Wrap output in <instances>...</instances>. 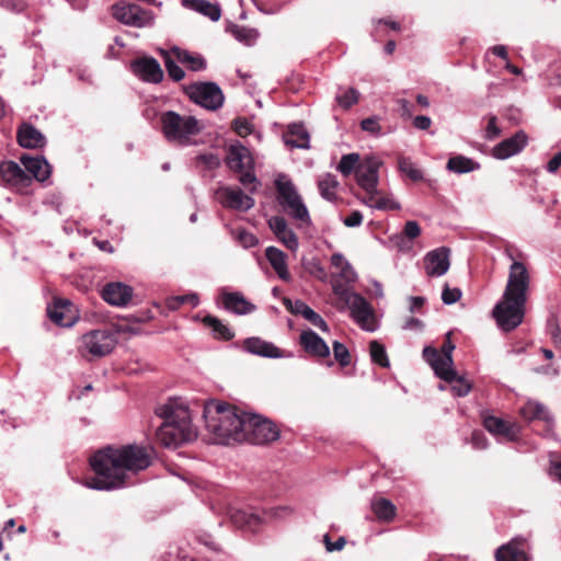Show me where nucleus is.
<instances>
[{"label":"nucleus","instance_id":"37998d69","mask_svg":"<svg viewBox=\"0 0 561 561\" xmlns=\"http://www.w3.org/2000/svg\"><path fill=\"white\" fill-rule=\"evenodd\" d=\"M190 304L193 308L199 305V297L197 294L192 293L182 296H173L167 300V306L170 310H178L182 305Z\"/></svg>","mask_w":561,"mask_h":561},{"label":"nucleus","instance_id":"c756f323","mask_svg":"<svg viewBox=\"0 0 561 561\" xmlns=\"http://www.w3.org/2000/svg\"><path fill=\"white\" fill-rule=\"evenodd\" d=\"M265 256L278 277L284 282H289L290 274L286 262V253L276 247H267L265 250Z\"/></svg>","mask_w":561,"mask_h":561},{"label":"nucleus","instance_id":"7ed1b4c3","mask_svg":"<svg viewBox=\"0 0 561 561\" xmlns=\"http://www.w3.org/2000/svg\"><path fill=\"white\" fill-rule=\"evenodd\" d=\"M245 414L236 407L224 402H210L205 407V425L213 435L214 444L230 445L242 443L245 437Z\"/></svg>","mask_w":561,"mask_h":561},{"label":"nucleus","instance_id":"f8f14e48","mask_svg":"<svg viewBox=\"0 0 561 561\" xmlns=\"http://www.w3.org/2000/svg\"><path fill=\"white\" fill-rule=\"evenodd\" d=\"M424 270L430 277L445 275L450 266V249L440 247L427 252L424 256Z\"/></svg>","mask_w":561,"mask_h":561},{"label":"nucleus","instance_id":"2f4dec72","mask_svg":"<svg viewBox=\"0 0 561 561\" xmlns=\"http://www.w3.org/2000/svg\"><path fill=\"white\" fill-rule=\"evenodd\" d=\"M182 4L209 18L214 22L218 21L221 16V9L218 3H211L207 0H182Z\"/></svg>","mask_w":561,"mask_h":561},{"label":"nucleus","instance_id":"338daca9","mask_svg":"<svg viewBox=\"0 0 561 561\" xmlns=\"http://www.w3.org/2000/svg\"><path fill=\"white\" fill-rule=\"evenodd\" d=\"M187 65L192 71H203L207 67L206 59L199 54L193 55Z\"/></svg>","mask_w":561,"mask_h":561},{"label":"nucleus","instance_id":"a211bd4d","mask_svg":"<svg viewBox=\"0 0 561 561\" xmlns=\"http://www.w3.org/2000/svg\"><path fill=\"white\" fill-rule=\"evenodd\" d=\"M226 163L234 172H242L245 169H254V159L250 150L240 142L229 146Z\"/></svg>","mask_w":561,"mask_h":561},{"label":"nucleus","instance_id":"bf43d9fd","mask_svg":"<svg viewBox=\"0 0 561 561\" xmlns=\"http://www.w3.org/2000/svg\"><path fill=\"white\" fill-rule=\"evenodd\" d=\"M334 278H339L346 284H353L357 279V274L351 263L346 264L344 267L340 268V273L337 276H333Z\"/></svg>","mask_w":561,"mask_h":561},{"label":"nucleus","instance_id":"bb28decb","mask_svg":"<svg viewBox=\"0 0 561 561\" xmlns=\"http://www.w3.org/2000/svg\"><path fill=\"white\" fill-rule=\"evenodd\" d=\"M222 305L226 310L236 314H248L255 310V306L249 302L244 296L238 291L224 293Z\"/></svg>","mask_w":561,"mask_h":561},{"label":"nucleus","instance_id":"4468645a","mask_svg":"<svg viewBox=\"0 0 561 561\" xmlns=\"http://www.w3.org/2000/svg\"><path fill=\"white\" fill-rule=\"evenodd\" d=\"M218 196L221 205L229 209L248 211L254 206V199L237 186L220 187L218 191Z\"/></svg>","mask_w":561,"mask_h":561},{"label":"nucleus","instance_id":"a19ab883","mask_svg":"<svg viewBox=\"0 0 561 561\" xmlns=\"http://www.w3.org/2000/svg\"><path fill=\"white\" fill-rule=\"evenodd\" d=\"M359 154L355 152L343 154L336 169L344 176H347L353 172L356 174V169L359 165Z\"/></svg>","mask_w":561,"mask_h":561},{"label":"nucleus","instance_id":"c9c22d12","mask_svg":"<svg viewBox=\"0 0 561 561\" xmlns=\"http://www.w3.org/2000/svg\"><path fill=\"white\" fill-rule=\"evenodd\" d=\"M479 169V162L461 154L450 157L447 161V170L457 174H463Z\"/></svg>","mask_w":561,"mask_h":561},{"label":"nucleus","instance_id":"13d9d810","mask_svg":"<svg viewBox=\"0 0 561 561\" xmlns=\"http://www.w3.org/2000/svg\"><path fill=\"white\" fill-rule=\"evenodd\" d=\"M268 227L276 237H278L280 233L286 232V230L288 229L287 221L282 216H273L272 218H270Z\"/></svg>","mask_w":561,"mask_h":561},{"label":"nucleus","instance_id":"e433bc0d","mask_svg":"<svg viewBox=\"0 0 561 561\" xmlns=\"http://www.w3.org/2000/svg\"><path fill=\"white\" fill-rule=\"evenodd\" d=\"M340 183L335 175L325 173L318 180V188L322 198L333 202L336 199V188Z\"/></svg>","mask_w":561,"mask_h":561},{"label":"nucleus","instance_id":"b1692460","mask_svg":"<svg viewBox=\"0 0 561 561\" xmlns=\"http://www.w3.org/2000/svg\"><path fill=\"white\" fill-rule=\"evenodd\" d=\"M356 182L357 184L367 192V194L378 193V164L369 162L360 164L356 169Z\"/></svg>","mask_w":561,"mask_h":561},{"label":"nucleus","instance_id":"dca6fc26","mask_svg":"<svg viewBox=\"0 0 561 561\" xmlns=\"http://www.w3.org/2000/svg\"><path fill=\"white\" fill-rule=\"evenodd\" d=\"M354 321L364 330L374 331L375 328L369 324V320L374 318V310L370 304L360 295L354 294L345 304Z\"/></svg>","mask_w":561,"mask_h":561},{"label":"nucleus","instance_id":"f257e3e1","mask_svg":"<svg viewBox=\"0 0 561 561\" xmlns=\"http://www.w3.org/2000/svg\"><path fill=\"white\" fill-rule=\"evenodd\" d=\"M151 465L148 448L138 445H126L121 448L107 446L90 458V466L95 477L85 485L93 490H114L125 484L126 471L138 472Z\"/></svg>","mask_w":561,"mask_h":561},{"label":"nucleus","instance_id":"5701e85b","mask_svg":"<svg viewBox=\"0 0 561 561\" xmlns=\"http://www.w3.org/2000/svg\"><path fill=\"white\" fill-rule=\"evenodd\" d=\"M18 142L27 149L43 148L46 145L45 136L32 124L22 123L18 128Z\"/></svg>","mask_w":561,"mask_h":561},{"label":"nucleus","instance_id":"5fc2aeb1","mask_svg":"<svg viewBox=\"0 0 561 561\" xmlns=\"http://www.w3.org/2000/svg\"><path fill=\"white\" fill-rule=\"evenodd\" d=\"M278 241H280L288 250L296 251L298 249L299 242L297 234L291 230L287 229L286 232L280 233L276 237Z\"/></svg>","mask_w":561,"mask_h":561},{"label":"nucleus","instance_id":"58836bf2","mask_svg":"<svg viewBox=\"0 0 561 561\" xmlns=\"http://www.w3.org/2000/svg\"><path fill=\"white\" fill-rule=\"evenodd\" d=\"M180 411H188L186 408L175 407L173 402L159 405L156 414L163 420V423H172L180 420Z\"/></svg>","mask_w":561,"mask_h":561},{"label":"nucleus","instance_id":"1a4fd4ad","mask_svg":"<svg viewBox=\"0 0 561 561\" xmlns=\"http://www.w3.org/2000/svg\"><path fill=\"white\" fill-rule=\"evenodd\" d=\"M113 16L121 23L141 28L153 25L154 14L137 3L121 1L112 5Z\"/></svg>","mask_w":561,"mask_h":561},{"label":"nucleus","instance_id":"f03ea898","mask_svg":"<svg viewBox=\"0 0 561 561\" xmlns=\"http://www.w3.org/2000/svg\"><path fill=\"white\" fill-rule=\"evenodd\" d=\"M530 276L523 262L514 261L502 299L494 306L492 316L506 332L516 329L524 319Z\"/></svg>","mask_w":561,"mask_h":561},{"label":"nucleus","instance_id":"0eeeda50","mask_svg":"<svg viewBox=\"0 0 561 561\" xmlns=\"http://www.w3.org/2000/svg\"><path fill=\"white\" fill-rule=\"evenodd\" d=\"M245 437L243 442L252 445H265L279 438V430L275 423L261 415L247 413L244 423Z\"/></svg>","mask_w":561,"mask_h":561},{"label":"nucleus","instance_id":"6e6552de","mask_svg":"<svg viewBox=\"0 0 561 561\" xmlns=\"http://www.w3.org/2000/svg\"><path fill=\"white\" fill-rule=\"evenodd\" d=\"M454 350L455 345L450 340L444 342L440 352L432 346H425L423 350V358L433 368L435 375L444 381H450L456 377L451 356Z\"/></svg>","mask_w":561,"mask_h":561},{"label":"nucleus","instance_id":"72a5a7b5","mask_svg":"<svg viewBox=\"0 0 561 561\" xmlns=\"http://www.w3.org/2000/svg\"><path fill=\"white\" fill-rule=\"evenodd\" d=\"M203 323L211 330L215 339L230 341L234 337L233 331L214 316L208 314L204 317Z\"/></svg>","mask_w":561,"mask_h":561},{"label":"nucleus","instance_id":"2eb2a0df","mask_svg":"<svg viewBox=\"0 0 561 561\" xmlns=\"http://www.w3.org/2000/svg\"><path fill=\"white\" fill-rule=\"evenodd\" d=\"M131 71L142 81L160 83L163 80V70L153 57L137 58L130 64Z\"/></svg>","mask_w":561,"mask_h":561},{"label":"nucleus","instance_id":"09e8293b","mask_svg":"<svg viewBox=\"0 0 561 561\" xmlns=\"http://www.w3.org/2000/svg\"><path fill=\"white\" fill-rule=\"evenodd\" d=\"M283 304L287 308L288 311H290L291 313H294L296 316H301L304 318H306L307 313L311 309L305 301H302L300 299L293 301L289 298H284Z\"/></svg>","mask_w":561,"mask_h":561},{"label":"nucleus","instance_id":"f3484780","mask_svg":"<svg viewBox=\"0 0 561 561\" xmlns=\"http://www.w3.org/2000/svg\"><path fill=\"white\" fill-rule=\"evenodd\" d=\"M133 288L121 282H111L103 286L101 297L111 306H127L133 297Z\"/></svg>","mask_w":561,"mask_h":561},{"label":"nucleus","instance_id":"603ef678","mask_svg":"<svg viewBox=\"0 0 561 561\" xmlns=\"http://www.w3.org/2000/svg\"><path fill=\"white\" fill-rule=\"evenodd\" d=\"M232 127L240 137H245L253 131V125L245 117H237L232 123Z\"/></svg>","mask_w":561,"mask_h":561},{"label":"nucleus","instance_id":"ddd939ff","mask_svg":"<svg viewBox=\"0 0 561 561\" xmlns=\"http://www.w3.org/2000/svg\"><path fill=\"white\" fill-rule=\"evenodd\" d=\"M32 176L14 161L0 162V184L15 188L28 187Z\"/></svg>","mask_w":561,"mask_h":561},{"label":"nucleus","instance_id":"9b49d317","mask_svg":"<svg viewBox=\"0 0 561 561\" xmlns=\"http://www.w3.org/2000/svg\"><path fill=\"white\" fill-rule=\"evenodd\" d=\"M84 348L93 356L102 357L110 354L115 345V335L106 330H93L82 336Z\"/></svg>","mask_w":561,"mask_h":561},{"label":"nucleus","instance_id":"69168bd1","mask_svg":"<svg viewBox=\"0 0 561 561\" xmlns=\"http://www.w3.org/2000/svg\"><path fill=\"white\" fill-rule=\"evenodd\" d=\"M496 121H497V118L495 115H490L489 122H488V125L485 128V138L489 140L495 139L501 134V129L497 126Z\"/></svg>","mask_w":561,"mask_h":561},{"label":"nucleus","instance_id":"aec40b11","mask_svg":"<svg viewBox=\"0 0 561 561\" xmlns=\"http://www.w3.org/2000/svg\"><path fill=\"white\" fill-rule=\"evenodd\" d=\"M47 313L55 324L62 328L72 327L78 320V316L69 300H56L51 307L47 308Z\"/></svg>","mask_w":561,"mask_h":561},{"label":"nucleus","instance_id":"6ab92c4d","mask_svg":"<svg viewBox=\"0 0 561 561\" xmlns=\"http://www.w3.org/2000/svg\"><path fill=\"white\" fill-rule=\"evenodd\" d=\"M528 142L525 131L518 130L512 137L499 142L492 150V156L496 159L504 160L519 153Z\"/></svg>","mask_w":561,"mask_h":561},{"label":"nucleus","instance_id":"e2e57ef3","mask_svg":"<svg viewBox=\"0 0 561 561\" xmlns=\"http://www.w3.org/2000/svg\"><path fill=\"white\" fill-rule=\"evenodd\" d=\"M305 319L308 320L316 328L320 329L321 331H323V332L329 331V327H328L327 322L324 321V319L319 313H317L312 308L307 313Z\"/></svg>","mask_w":561,"mask_h":561},{"label":"nucleus","instance_id":"cd10ccee","mask_svg":"<svg viewBox=\"0 0 561 561\" xmlns=\"http://www.w3.org/2000/svg\"><path fill=\"white\" fill-rule=\"evenodd\" d=\"M496 561H528L524 542L512 540L499 547L495 551Z\"/></svg>","mask_w":561,"mask_h":561},{"label":"nucleus","instance_id":"864d4df0","mask_svg":"<svg viewBox=\"0 0 561 561\" xmlns=\"http://www.w3.org/2000/svg\"><path fill=\"white\" fill-rule=\"evenodd\" d=\"M360 128L364 131H367V133H369L370 135H374V136H380L381 135V126L379 124V118L377 116H371V117L364 118L360 122Z\"/></svg>","mask_w":561,"mask_h":561},{"label":"nucleus","instance_id":"c03bdc74","mask_svg":"<svg viewBox=\"0 0 561 561\" xmlns=\"http://www.w3.org/2000/svg\"><path fill=\"white\" fill-rule=\"evenodd\" d=\"M163 61L168 76L175 82L181 81L185 77L184 70L172 59L169 53L163 51Z\"/></svg>","mask_w":561,"mask_h":561},{"label":"nucleus","instance_id":"680f3d73","mask_svg":"<svg viewBox=\"0 0 561 561\" xmlns=\"http://www.w3.org/2000/svg\"><path fill=\"white\" fill-rule=\"evenodd\" d=\"M240 173L241 175L239 178V181L243 186L248 187L250 184H254V186L250 190L253 193L259 184V181L254 174L253 169H245Z\"/></svg>","mask_w":561,"mask_h":561},{"label":"nucleus","instance_id":"0e129e2a","mask_svg":"<svg viewBox=\"0 0 561 561\" xmlns=\"http://www.w3.org/2000/svg\"><path fill=\"white\" fill-rule=\"evenodd\" d=\"M369 207L376 208L379 210H385V209L398 210V209H400V204L394 201H390L388 198L380 197V198H377L374 204H369Z\"/></svg>","mask_w":561,"mask_h":561},{"label":"nucleus","instance_id":"8fccbe9b","mask_svg":"<svg viewBox=\"0 0 561 561\" xmlns=\"http://www.w3.org/2000/svg\"><path fill=\"white\" fill-rule=\"evenodd\" d=\"M331 285L333 293L345 304L355 294L354 291L348 290L347 286L350 284H346L343 280H340L339 278L332 277Z\"/></svg>","mask_w":561,"mask_h":561},{"label":"nucleus","instance_id":"4be33fe9","mask_svg":"<svg viewBox=\"0 0 561 561\" xmlns=\"http://www.w3.org/2000/svg\"><path fill=\"white\" fill-rule=\"evenodd\" d=\"M299 342L305 352L310 356L328 358L330 355V347L325 341L311 329L301 332Z\"/></svg>","mask_w":561,"mask_h":561},{"label":"nucleus","instance_id":"423d86ee","mask_svg":"<svg viewBox=\"0 0 561 561\" xmlns=\"http://www.w3.org/2000/svg\"><path fill=\"white\" fill-rule=\"evenodd\" d=\"M195 436L188 411H180V420L172 423H162L156 432L158 442L167 448H176L191 442Z\"/></svg>","mask_w":561,"mask_h":561},{"label":"nucleus","instance_id":"412c9836","mask_svg":"<svg viewBox=\"0 0 561 561\" xmlns=\"http://www.w3.org/2000/svg\"><path fill=\"white\" fill-rule=\"evenodd\" d=\"M20 162L24 167V171L38 182H46L51 174V167L43 156L32 157L30 154H22Z\"/></svg>","mask_w":561,"mask_h":561},{"label":"nucleus","instance_id":"49530a36","mask_svg":"<svg viewBox=\"0 0 561 561\" xmlns=\"http://www.w3.org/2000/svg\"><path fill=\"white\" fill-rule=\"evenodd\" d=\"M358 91L354 88H350L344 90L342 93L336 94L335 101L341 107L348 110L358 102Z\"/></svg>","mask_w":561,"mask_h":561},{"label":"nucleus","instance_id":"6e6d98bb","mask_svg":"<svg viewBox=\"0 0 561 561\" xmlns=\"http://www.w3.org/2000/svg\"><path fill=\"white\" fill-rule=\"evenodd\" d=\"M461 295L462 293L459 288H450L448 285H445L442 291V300L445 305H453L461 298Z\"/></svg>","mask_w":561,"mask_h":561},{"label":"nucleus","instance_id":"4d7b16f0","mask_svg":"<svg viewBox=\"0 0 561 561\" xmlns=\"http://www.w3.org/2000/svg\"><path fill=\"white\" fill-rule=\"evenodd\" d=\"M237 239L239 243L245 249L253 248L259 243V239L245 229L238 231Z\"/></svg>","mask_w":561,"mask_h":561},{"label":"nucleus","instance_id":"de8ad7c7","mask_svg":"<svg viewBox=\"0 0 561 561\" xmlns=\"http://www.w3.org/2000/svg\"><path fill=\"white\" fill-rule=\"evenodd\" d=\"M332 347L334 358L341 367L348 366L351 364V354L347 347L339 341H334Z\"/></svg>","mask_w":561,"mask_h":561},{"label":"nucleus","instance_id":"774afa93","mask_svg":"<svg viewBox=\"0 0 561 561\" xmlns=\"http://www.w3.org/2000/svg\"><path fill=\"white\" fill-rule=\"evenodd\" d=\"M471 444L476 449H485L488 447V439L483 432L474 431L471 435Z\"/></svg>","mask_w":561,"mask_h":561},{"label":"nucleus","instance_id":"7c9ffc66","mask_svg":"<svg viewBox=\"0 0 561 561\" xmlns=\"http://www.w3.org/2000/svg\"><path fill=\"white\" fill-rule=\"evenodd\" d=\"M483 426L491 434L504 436L511 440H513L516 437L515 425L505 422L500 417L493 415L485 416L483 420Z\"/></svg>","mask_w":561,"mask_h":561},{"label":"nucleus","instance_id":"a18cd8bd","mask_svg":"<svg viewBox=\"0 0 561 561\" xmlns=\"http://www.w3.org/2000/svg\"><path fill=\"white\" fill-rule=\"evenodd\" d=\"M302 266L305 271L308 272L313 277L320 280L327 279V272L318 259H304Z\"/></svg>","mask_w":561,"mask_h":561},{"label":"nucleus","instance_id":"9d476101","mask_svg":"<svg viewBox=\"0 0 561 561\" xmlns=\"http://www.w3.org/2000/svg\"><path fill=\"white\" fill-rule=\"evenodd\" d=\"M186 94L194 103L210 111L220 108L225 101L220 87L215 82L193 83L186 89Z\"/></svg>","mask_w":561,"mask_h":561},{"label":"nucleus","instance_id":"4c0bfd02","mask_svg":"<svg viewBox=\"0 0 561 561\" xmlns=\"http://www.w3.org/2000/svg\"><path fill=\"white\" fill-rule=\"evenodd\" d=\"M373 511L377 518L385 522H390L396 516V506L391 501L381 497L373 503Z\"/></svg>","mask_w":561,"mask_h":561},{"label":"nucleus","instance_id":"39448f33","mask_svg":"<svg viewBox=\"0 0 561 561\" xmlns=\"http://www.w3.org/2000/svg\"><path fill=\"white\" fill-rule=\"evenodd\" d=\"M277 202L295 220L310 224L309 211L298 194L294 183L285 174H279L275 180Z\"/></svg>","mask_w":561,"mask_h":561},{"label":"nucleus","instance_id":"393cba45","mask_svg":"<svg viewBox=\"0 0 561 561\" xmlns=\"http://www.w3.org/2000/svg\"><path fill=\"white\" fill-rule=\"evenodd\" d=\"M243 348L250 354L266 358L282 357L280 350L273 343L264 341L260 337L252 336L243 341Z\"/></svg>","mask_w":561,"mask_h":561},{"label":"nucleus","instance_id":"20e7f679","mask_svg":"<svg viewBox=\"0 0 561 561\" xmlns=\"http://www.w3.org/2000/svg\"><path fill=\"white\" fill-rule=\"evenodd\" d=\"M160 125L167 141L180 147L193 145V137L202 130L199 122L194 116H182L175 111L163 112L160 115Z\"/></svg>","mask_w":561,"mask_h":561},{"label":"nucleus","instance_id":"ea45409f","mask_svg":"<svg viewBox=\"0 0 561 561\" xmlns=\"http://www.w3.org/2000/svg\"><path fill=\"white\" fill-rule=\"evenodd\" d=\"M398 167L410 180L414 182L423 180V172L416 168L410 158L400 156L398 158Z\"/></svg>","mask_w":561,"mask_h":561},{"label":"nucleus","instance_id":"052dcab7","mask_svg":"<svg viewBox=\"0 0 561 561\" xmlns=\"http://www.w3.org/2000/svg\"><path fill=\"white\" fill-rule=\"evenodd\" d=\"M0 5L13 13H21L26 9L27 4L24 0H0Z\"/></svg>","mask_w":561,"mask_h":561},{"label":"nucleus","instance_id":"c85d7f7f","mask_svg":"<svg viewBox=\"0 0 561 561\" xmlns=\"http://www.w3.org/2000/svg\"><path fill=\"white\" fill-rule=\"evenodd\" d=\"M229 514L230 520L236 527L252 533L259 529L261 518L255 513L240 508H232Z\"/></svg>","mask_w":561,"mask_h":561},{"label":"nucleus","instance_id":"a878e982","mask_svg":"<svg viewBox=\"0 0 561 561\" xmlns=\"http://www.w3.org/2000/svg\"><path fill=\"white\" fill-rule=\"evenodd\" d=\"M284 141L291 148L308 149L310 147V136L302 123L289 124Z\"/></svg>","mask_w":561,"mask_h":561},{"label":"nucleus","instance_id":"3c124183","mask_svg":"<svg viewBox=\"0 0 561 561\" xmlns=\"http://www.w3.org/2000/svg\"><path fill=\"white\" fill-rule=\"evenodd\" d=\"M447 382L453 383L451 390L456 397H465L471 390V383H469L465 378L458 376L457 374L455 379Z\"/></svg>","mask_w":561,"mask_h":561},{"label":"nucleus","instance_id":"f704fd0d","mask_svg":"<svg viewBox=\"0 0 561 561\" xmlns=\"http://www.w3.org/2000/svg\"><path fill=\"white\" fill-rule=\"evenodd\" d=\"M228 32L238 42L242 43L245 46H253L260 36V32L256 28L238 25V24H231L228 27Z\"/></svg>","mask_w":561,"mask_h":561},{"label":"nucleus","instance_id":"473e14b6","mask_svg":"<svg viewBox=\"0 0 561 561\" xmlns=\"http://www.w3.org/2000/svg\"><path fill=\"white\" fill-rule=\"evenodd\" d=\"M523 416L528 420H541L545 421L547 424L552 425L553 417L548 411V409L539 402L536 401H528L520 410Z\"/></svg>","mask_w":561,"mask_h":561},{"label":"nucleus","instance_id":"79ce46f5","mask_svg":"<svg viewBox=\"0 0 561 561\" xmlns=\"http://www.w3.org/2000/svg\"><path fill=\"white\" fill-rule=\"evenodd\" d=\"M370 357L373 363L387 368L390 366L385 346L378 341H371L369 344Z\"/></svg>","mask_w":561,"mask_h":561}]
</instances>
